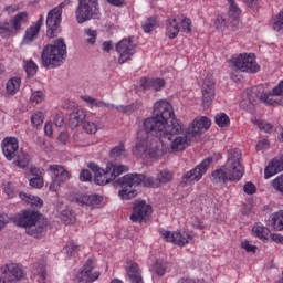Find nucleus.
Returning a JSON list of instances; mask_svg holds the SVG:
<instances>
[{
  "label": "nucleus",
  "instance_id": "nucleus-1",
  "mask_svg": "<svg viewBox=\"0 0 283 283\" xmlns=\"http://www.w3.org/2000/svg\"><path fill=\"white\" fill-rule=\"evenodd\" d=\"M191 145V135L174 115L167 101L155 103L153 116L144 119L137 130L133 154L137 158H163L165 154L185 151Z\"/></svg>",
  "mask_w": 283,
  "mask_h": 283
},
{
  "label": "nucleus",
  "instance_id": "nucleus-2",
  "mask_svg": "<svg viewBox=\"0 0 283 283\" xmlns=\"http://www.w3.org/2000/svg\"><path fill=\"white\" fill-rule=\"evenodd\" d=\"M171 180H174V172L169 170L159 171L157 178L145 176L144 174H127L117 180V185L123 188V190H119L118 196L122 200H132L138 196L134 187L144 185V187L158 189L160 185H167Z\"/></svg>",
  "mask_w": 283,
  "mask_h": 283
},
{
  "label": "nucleus",
  "instance_id": "nucleus-3",
  "mask_svg": "<svg viewBox=\"0 0 283 283\" xmlns=\"http://www.w3.org/2000/svg\"><path fill=\"white\" fill-rule=\"evenodd\" d=\"M243 176L242 151L238 148H233L228 150L226 166L212 171L211 180L216 185H224L226 182H238Z\"/></svg>",
  "mask_w": 283,
  "mask_h": 283
},
{
  "label": "nucleus",
  "instance_id": "nucleus-4",
  "mask_svg": "<svg viewBox=\"0 0 283 283\" xmlns=\"http://www.w3.org/2000/svg\"><path fill=\"white\" fill-rule=\"evenodd\" d=\"M14 224L25 229L28 235L32 238H41L48 229V219L43 214L32 211L23 210L13 218Z\"/></svg>",
  "mask_w": 283,
  "mask_h": 283
},
{
  "label": "nucleus",
  "instance_id": "nucleus-5",
  "mask_svg": "<svg viewBox=\"0 0 283 283\" xmlns=\"http://www.w3.org/2000/svg\"><path fill=\"white\" fill-rule=\"evenodd\" d=\"M88 169L94 172V181L96 185L103 186L109 185V182H115L117 187L122 188L120 184H118V180H120V177L118 178V176H120L122 174H126V171H129V166L117 165L109 161L106 164V168L103 169L98 167V165L91 163L88 164Z\"/></svg>",
  "mask_w": 283,
  "mask_h": 283
},
{
  "label": "nucleus",
  "instance_id": "nucleus-6",
  "mask_svg": "<svg viewBox=\"0 0 283 283\" xmlns=\"http://www.w3.org/2000/svg\"><path fill=\"white\" fill-rule=\"evenodd\" d=\"M65 54H67V45L63 39H59L53 44L44 46L41 54L42 64L46 70L59 67L63 63Z\"/></svg>",
  "mask_w": 283,
  "mask_h": 283
},
{
  "label": "nucleus",
  "instance_id": "nucleus-7",
  "mask_svg": "<svg viewBox=\"0 0 283 283\" xmlns=\"http://www.w3.org/2000/svg\"><path fill=\"white\" fill-rule=\"evenodd\" d=\"M99 14L98 0H78V7L75 11L77 23L97 19Z\"/></svg>",
  "mask_w": 283,
  "mask_h": 283
},
{
  "label": "nucleus",
  "instance_id": "nucleus-8",
  "mask_svg": "<svg viewBox=\"0 0 283 283\" xmlns=\"http://www.w3.org/2000/svg\"><path fill=\"white\" fill-rule=\"evenodd\" d=\"M63 14V3L53 8L46 17V36L54 39L61 32V17Z\"/></svg>",
  "mask_w": 283,
  "mask_h": 283
},
{
  "label": "nucleus",
  "instance_id": "nucleus-9",
  "mask_svg": "<svg viewBox=\"0 0 283 283\" xmlns=\"http://www.w3.org/2000/svg\"><path fill=\"white\" fill-rule=\"evenodd\" d=\"M211 163H213V158L208 157L202 160L197 167L187 171L181 177V182L184 185H191L192 182H200L202 180V176L207 174L209 167H211Z\"/></svg>",
  "mask_w": 283,
  "mask_h": 283
},
{
  "label": "nucleus",
  "instance_id": "nucleus-10",
  "mask_svg": "<svg viewBox=\"0 0 283 283\" xmlns=\"http://www.w3.org/2000/svg\"><path fill=\"white\" fill-rule=\"evenodd\" d=\"M23 277L25 272L17 263H8L1 268L0 283H19Z\"/></svg>",
  "mask_w": 283,
  "mask_h": 283
},
{
  "label": "nucleus",
  "instance_id": "nucleus-11",
  "mask_svg": "<svg viewBox=\"0 0 283 283\" xmlns=\"http://www.w3.org/2000/svg\"><path fill=\"white\" fill-rule=\"evenodd\" d=\"M49 171L52 174V181L49 186L50 191H59L61 186L72 178V174L61 165L49 166Z\"/></svg>",
  "mask_w": 283,
  "mask_h": 283
},
{
  "label": "nucleus",
  "instance_id": "nucleus-12",
  "mask_svg": "<svg viewBox=\"0 0 283 283\" xmlns=\"http://www.w3.org/2000/svg\"><path fill=\"white\" fill-rule=\"evenodd\" d=\"M232 65L240 70V72H248V74L260 72V65L255 61V56L247 53H241L238 57L233 59Z\"/></svg>",
  "mask_w": 283,
  "mask_h": 283
},
{
  "label": "nucleus",
  "instance_id": "nucleus-13",
  "mask_svg": "<svg viewBox=\"0 0 283 283\" xmlns=\"http://www.w3.org/2000/svg\"><path fill=\"white\" fill-rule=\"evenodd\" d=\"M96 265L94 260L88 259L83 265L82 270L76 274L78 283H93L101 277V272L94 270Z\"/></svg>",
  "mask_w": 283,
  "mask_h": 283
},
{
  "label": "nucleus",
  "instance_id": "nucleus-14",
  "mask_svg": "<svg viewBox=\"0 0 283 283\" xmlns=\"http://www.w3.org/2000/svg\"><path fill=\"white\" fill-rule=\"evenodd\" d=\"M116 51L119 54L118 62L120 64L132 61L133 54H136V45L132 43L130 39H123L116 44Z\"/></svg>",
  "mask_w": 283,
  "mask_h": 283
},
{
  "label": "nucleus",
  "instance_id": "nucleus-15",
  "mask_svg": "<svg viewBox=\"0 0 283 283\" xmlns=\"http://www.w3.org/2000/svg\"><path fill=\"white\" fill-rule=\"evenodd\" d=\"M161 235L166 242H171L178 247H185V244H189V242L193 240V237L187 232H171L169 230H163Z\"/></svg>",
  "mask_w": 283,
  "mask_h": 283
},
{
  "label": "nucleus",
  "instance_id": "nucleus-16",
  "mask_svg": "<svg viewBox=\"0 0 283 283\" xmlns=\"http://www.w3.org/2000/svg\"><path fill=\"white\" fill-rule=\"evenodd\" d=\"M151 216V206H148L144 201L136 202L133 207V213L130 214L132 222H147Z\"/></svg>",
  "mask_w": 283,
  "mask_h": 283
},
{
  "label": "nucleus",
  "instance_id": "nucleus-17",
  "mask_svg": "<svg viewBox=\"0 0 283 283\" xmlns=\"http://www.w3.org/2000/svg\"><path fill=\"white\" fill-rule=\"evenodd\" d=\"M71 202H75V205H80V207H98L101 202H103V197L98 195H77L70 197Z\"/></svg>",
  "mask_w": 283,
  "mask_h": 283
},
{
  "label": "nucleus",
  "instance_id": "nucleus-18",
  "mask_svg": "<svg viewBox=\"0 0 283 283\" xmlns=\"http://www.w3.org/2000/svg\"><path fill=\"white\" fill-rule=\"evenodd\" d=\"M2 151L7 160H14L19 150V139L17 137H6L2 140Z\"/></svg>",
  "mask_w": 283,
  "mask_h": 283
},
{
  "label": "nucleus",
  "instance_id": "nucleus-19",
  "mask_svg": "<svg viewBox=\"0 0 283 283\" xmlns=\"http://www.w3.org/2000/svg\"><path fill=\"white\" fill-rule=\"evenodd\" d=\"M201 94L202 105L205 109H209V107H211V103H213V98H216V84L212 81L206 78L203 81Z\"/></svg>",
  "mask_w": 283,
  "mask_h": 283
},
{
  "label": "nucleus",
  "instance_id": "nucleus-20",
  "mask_svg": "<svg viewBox=\"0 0 283 283\" xmlns=\"http://www.w3.org/2000/svg\"><path fill=\"white\" fill-rule=\"evenodd\" d=\"M211 127V119L207 117L196 118L190 126L186 129L191 136L205 134Z\"/></svg>",
  "mask_w": 283,
  "mask_h": 283
},
{
  "label": "nucleus",
  "instance_id": "nucleus-21",
  "mask_svg": "<svg viewBox=\"0 0 283 283\" xmlns=\"http://www.w3.org/2000/svg\"><path fill=\"white\" fill-rule=\"evenodd\" d=\"M180 21L182 14L169 17L166 21V34L169 39H176L180 34Z\"/></svg>",
  "mask_w": 283,
  "mask_h": 283
},
{
  "label": "nucleus",
  "instance_id": "nucleus-22",
  "mask_svg": "<svg viewBox=\"0 0 283 283\" xmlns=\"http://www.w3.org/2000/svg\"><path fill=\"white\" fill-rule=\"evenodd\" d=\"M126 275L128 276V280H130L132 283L143 282V271L140 270L138 263L132 260H128L126 262Z\"/></svg>",
  "mask_w": 283,
  "mask_h": 283
},
{
  "label": "nucleus",
  "instance_id": "nucleus-23",
  "mask_svg": "<svg viewBox=\"0 0 283 283\" xmlns=\"http://www.w3.org/2000/svg\"><path fill=\"white\" fill-rule=\"evenodd\" d=\"M85 118H87V111L83 108H75L69 118V125L71 129H76L78 125H83L85 123Z\"/></svg>",
  "mask_w": 283,
  "mask_h": 283
},
{
  "label": "nucleus",
  "instance_id": "nucleus-24",
  "mask_svg": "<svg viewBox=\"0 0 283 283\" xmlns=\"http://www.w3.org/2000/svg\"><path fill=\"white\" fill-rule=\"evenodd\" d=\"M143 90H153V92H160L165 87V80L157 77H144L140 81Z\"/></svg>",
  "mask_w": 283,
  "mask_h": 283
},
{
  "label": "nucleus",
  "instance_id": "nucleus-25",
  "mask_svg": "<svg viewBox=\"0 0 283 283\" xmlns=\"http://www.w3.org/2000/svg\"><path fill=\"white\" fill-rule=\"evenodd\" d=\"M280 171H283V157L271 160V163L264 169V178H272V176L280 174Z\"/></svg>",
  "mask_w": 283,
  "mask_h": 283
},
{
  "label": "nucleus",
  "instance_id": "nucleus-26",
  "mask_svg": "<svg viewBox=\"0 0 283 283\" xmlns=\"http://www.w3.org/2000/svg\"><path fill=\"white\" fill-rule=\"evenodd\" d=\"M43 15H40L39 20L36 23L31 25L29 29L25 31L24 35V43H32L36 36H39V33L41 32V28L43 27Z\"/></svg>",
  "mask_w": 283,
  "mask_h": 283
},
{
  "label": "nucleus",
  "instance_id": "nucleus-27",
  "mask_svg": "<svg viewBox=\"0 0 283 283\" xmlns=\"http://www.w3.org/2000/svg\"><path fill=\"white\" fill-rule=\"evenodd\" d=\"M228 3L230 4L228 21L232 28H238V25H240V14L242 11L238 8V4H235V0H228Z\"/></svg>",
  "mask_w": 283,
  "mask_h": 283
},
{
  "label": "nucleus",
  "instance_id": "nucleus-28",
  "mask_svg": "<svg viewBox=\"0 0 283 283\" xmlns=\"http://www.w3.org/2000/svg\"><path fill=\"white\" fill-rule=\"evenodd\" d=\"M29 21L28 12L22 11L13 17V19L9 22L13 32H21L22 25H25Z\"/></svg>",
  "mask_w": 283,
  "mask_h": 283
},
{
  "label": "nucleus",
  "instance_id": "nucleus-29",
  "mask_svg": "<svg viewBox=\"0 0 283 283\" xmlns=\"http://www.w3.org/2000/svg\"><path fill=\"white\" fill-rule=\"evenodd\" d=\"M30 174H31V176H33L30 179V187H33V189H42V187L44 185L43 170H41L36 167H31Z\"/></svg>",
  "mask_w": 283,
  "mask_h": 283
},
{
  "label": "nucleus",
  "instance_id": "nucleus-30",
  "mask_svg": "<svg viewBox=\"0 0 283 283\" xmlns=\"http://www.w3.org/2000/svg\"><path fill=\"white\" fill-rule=\"evenodd\" d=\"M270 227H273L275 231H283V210L273 213L269 219Z\"/></svg>",
  "mask_w": 283,
  "mask_h": 283
},
{
  "label": "nucleus",
  "instance_id": "nucleus-31",
  "mask_svg": "<svg viewBox=\"0 0 283 283\" xmlns=\"http://www.w3.org/2000/svg\"><path fill=\"white\" fill-rule=\"evenodd\" d=\"M19 197L24 202H28V205H31V207H36L38 209H41V207H43V200L39 197H34L25 192H20Z\"/></svg>",
  "mask_w": 283,
  "mask_h": 283
},
{
  "label": "nucleus",
  "instance_id": "nucleus-32",
  "mask_svg": "<svg viewBox=\"0 0 283 283\" xmlns=\"http://www.w3.org/2000/svg\"><path fill=\"white\" fill-rule=\"evenodd\" d=\"M20 88H21V80L19 77L10 78L7 82V92L8 94H11V96H14V94L18 93Z\"/></svg>",
  "mask_w": 283,
  "mask_h": 283
},
{
  "label": "nucleus",
  "instance_id": "nucleus-33",
  "mask_svg": "<svg viewBox=\"0 0 283 283\" xmlns=\"http://www.w3.org/2000/svg\"><path fill=\"white\" fill-rule=\"evenodd\" d=\"M15 164H17V167H20L21 169H25V167L30 165V155H28L23 150H20L15 155Z\"/></svg>",
  "mask_w": 283,
  "mask_h": 283
},
{
  "label": "nucleus",
  "instance_id": "nucleus-34",
  "mask_svg": "<svg viewBox=\"0 0 283 283\" xmlns=\"http://www.w3.org/2000/svg\"><path fill=\"white\" fill-rule=\"evenodd\" d=\"M143 107V103L139 101H135L133 104H129L127 106H117V112H122L123 114H132L136 112L137 109H140Z\"/></svg>",
  "mask_w": 283,
  "mask_h": 283
},
{
  "label": "nucleus",
  "instance_id": "nucleus-35",
  "mask_svg": "<svg viewBox=\"0 0 283 283\" xmlns=\"http://www.w3.org/2000/svg\"><path fill=\"white\" fill-rule=\"evenodd\" d=\"M252 233H254V235H256V238H260V240H266V238H269V228L264 227V226H260V223H256L253 228H252Z\"/></svg>",
  "mask_w": 283,
  "mask_h": 283
},
{
  "label": "nucleus",
  "instance_id": "nucleus-36",
  "mask_svg": "<svg viewBox=\"0 0 283 283\" xmlns=\"http://www.w3.org/2000/svg\"><path fill=\"white\" fill-rule=\"evenodd\" d=\"M214 123L218 127H229L231 125V119L224 113H219L214 117Z\"/></svg>",
  "mask_w": 283,
  "mask_h": 283
},
{
  "label": "nucleus",
  "instance_id": "nucleus-37",
  "mask_svg": "<svg viewBox=\"0 0 283 283\" xmlns=\"http://www.w3.org/2000/svg\"><path fill=\"white\" fill-rule=\"evenodd\" d=\"M13 34L14 31H12L10 21L0 22V36H2V39L12 36Z\"/></svg>",
  "mask_w": 283,
  "mask_h": 283
},
{
  "label": "nucleus",
  "instance_id": "nucleus-38",
  "mask_svg": "<svg viewBox=\"0 0 283 283\" xmlns=\"http://www.w3.org/2000/svg\"><path fill=\"white\" fill-rule=\"evenodd\" d=\"M60 218L63 220L64 224H74L76 222V217L67 209L61 212Z\"/></svg>",
  "mask_w": 283,
  "mask_h": 283
},
{
  "label": "nucleus",
  "instance_id": "nucleus-39",
  "mask_svg": "<svg viewBox=\"0 0 283 283\" xmlns=\"http://www.w3.org/2000/svg\"><path fill=\"white\" fill-rule=\"evenodd\" d=\"M64 251L69 258L74 256L78 251H81V248L74 243L73 241L67 242V244L64 247Z\"/></svg>",
  "mask_w": 283,
  "mask_h": 283
},
{
  "label": "nucleus",
  "instance_id": "nucleus-40",
  "mask_svg": "<svg viewBox=\"0 0 283 283\" xmlns=\"http://www.w3.org/2000/svg\"><path fill=\"white\" fill-rule=\"evenodd\" d=\"M24 70L28 74V76H34V74H36L39 66H36V63H34V61L29 60L27 62H24Z\"/></svg>",
  "mask_w": 283,
  "mask_h": 283
},
{
  "label": "nucleus",
  "instance_id": "nucleus-41",
  "mask_svg": "<svg viewBox=\"0 0 283 283\" xmlns=\"http://www.w3.org/2000/svg\"><path fill=\"white\" fill-rule=\"evenodd\" d=\"M85 41L86 43H88V45H94V43H96V36H98V33L96 32V30L93 29H85Z\"/></svg>",
  "mask_w": 283,
  "mask_h": 283
},
{
  "label": "nucleus",
  "instance_id": "nucleus-42",
  "mask_svg": "<svg viewBox=\"0 0 283 283\" xmlns=\"http://www.w3.org/2000/svg\"><path fill=\"white\" fill-rule=\"evenodd\" d=\"M179 25H181L182 32L186 34H191V19L181 14V21Z\"/></svg>",
  "mask_w": 283,
  "mask_h": 283
},
{
  "label": "nucleus",
  "instance_id": "nucleus-43",
  "mask_svg": "<svg viewBox=\"0 0 283 283\" xmlns=\"http://www.w3.org/2000/svg\"><path fill=\"white\" fill-rule=\"evenodd\" d=\"M273 30H275V32H283V10L276 15Z\"/></svg>",
  "mask_w": 283,
  "mask_h": 283
},
{
  "label": "nucleus",
  "instance_id": "nucleus-44",
  "mask_svg": "<svg viewBox=\"0 0 283 283\" xmlns=\"http://www.w3.org/2000/svg\"><path fill=\"white\" fill-rule=\"evenodd\" d=\"M83 124V129L86 132V134H96L98 132V127L94 122H84Z\"/></svg>",
  "mask_w": 283,
  "mask_h": 283
},
{
  "label": "nucleus",
  "instance_id": "nucleus-45",
  "mask_svg": "<svg viewBox=\"0 0 283 283\" xmlns=\"http://www.w3.org/2000/svg\"><path fill=\"white\" fill-rule=\"evenodd\" d=\"M43 120H45V117L43 116V112H35L31 117V123L39 127V125H43Z\"/></svg>",
  "mask_w": 283,
  "mask_h": 283
},
{
  "label": "nucleus",
  "instance_id": "nucleus-46",
  "mask_svg": "<svg viewBox=\"0 0 283 283\" xmlns=\"http://www.w3.org/2000/svg\"><path fill=\"white\" fill-rule=\"evenodd\" d=\"M123 154H125V145L120 143L111 150V158H118V156H123Z\"/></svg>",
  "mask_w": 283,
  "mask_h": 283
},
{
  "label": "nucleus",
  "instance_id": "nucleus-47",
  "mask_svg": "<svg viewBox=\"0 0 283 283\" xmlns=\"http://www.w3.org/2000/svg\"><path fill=\"white\" fill-rule=\"evenodd\" d=\"M156 28V18H148L146 22L143 24V30L146 33L151 32Z\"/></svg>",
  "mask_w": 283,
  "mask_h": 283
},
{
  "label": "nucleus",
  "instance_id": "nucleus-48",
  "mask_svg": "<svg viewBox=\"0 0 283 283\" xmlns=\"http://www.w3.org/2000/svg\"><path fill=\"white\" fill-rule=\"evenodd\" d=\"M244 193H248V196H253L258 191V187H255V184L248 181L243 186Z\"/></svg>",
  "mask_w": 283,
  "mask_h": 283
},
{
  "label": "nucleus",
  "instance_id": "nucleus-49",
  "mask_svg": "<svg viewBox=\"0 0 283 283\" xmlns=\"http://www.w3.org/2000/svg\"><path fill=\"white\" fill-rule=\"evenodd\" d=\"M43 98H44L43 92L36 91L31 95L30 101L31 103H35L36 105H39V103L43 102Z\"/></svg>",
  "mask_w": 283,
  "mask_h": 283
},
{
  "label": "nucleus",
  "instance_id": "nucleus-50",
  "mask_svg": "<svg viewBox=\"0 0 283 283\" xmlns=\"http://www.w3.org/2000/svg\"><path fill=\"white\" fill-rule=\"evenodd\" d=\"M260 101H262L263 103H265V105H273L275 103V101H273V94H263L261 93V95H259Z\"/></svg>",
  "mask_w": 283,
  "mask_h": 283
},
{
  "label": "nucleus",
  "instance_id": "nucleus-51",
  "mask_svg": "<svg viewBox=\"0 0 283 283\" xmlns=\"http://www.w3.org/2000/svg\"><path fill=\"white\" fill-rule=\"evenodd\" d=\"M80 180L82 182H90V180H92V172L87 169H83L80 174Z\"/></svg>",
  "mask_w": 283,
  "mask_h": 283
},
{
  "label": "nucleus",
  "instance_id": "nucleus-52",
  "mask_svg": "<svg viewBox=\"0 0 283 283\" xmlns=\"http://www.w3.org/2000/svg\"><path fill=\"white\" fill-rule=\"evenodd\" d=\"M154 271H155L156 275H158L159 277H163V275H165L167 269L165 268V265H163V263H156L154 265Z\"/></svg>",
  "mask_w": 283,
  "mask_h": 283
},
{
  "label": "nucleus",
  "instance_id": "nucleus-53",
  "mask_svg": "<svg viewBox=\"0 0 283 283\" xmlns=\"http://www.w3.org/2000/svg\"><path fill=\"white\" fill-rule=\"evenodd\" d=\"M53 123H54L55 127H63V125L65 123V118L63 117V113H57L54 116Z\"/></svg>",
  "mask_w": 283,
  "mask_h": 283
},
{
  "label": "nucleus",
  "instance_id": "nucleus-54",
  "mask_svg": "<svg viewBox=\"0 0 283 283\" xmlns=\"http://www.w3.org/2000/svg\"><path fill=\"white\" fill-rule=\"evenodd\" d=\"M273 187L283 193V175L273 180Z\"/></svg>",
  "mask_w": 283,
  "mask_h": 283
},
{
  "label": "nucleus",
  "instance_id": "nucleus-55",
  "mask_svg": "<svg viewBox=\"0 0 283 283\" xmlns=\"http://www.w3.org/2000/svg\"><path fill=\"white\" fill-rule=\"evenodd\" d=\"M258 127H259V129H262L266 134H269V132H271V129H273V125H271L264 120L258 122Z\"/></svg>",
  "mask_w": 283,
  "mask_h": 283
},
{
  "label": "nucleus",
  "instance_id": "nucleus-56",
  "mask_svg": "<svg viewBox=\"0 0 283 283\" xmlns=\"http://www.w3.org/2000/svg\"><path fill=\"white\" fill-rule=\"evenodd\" d=\"M241 247L248 252V253H255L258 247L252 245L249 243V241H244L241 243Z\"/></svg>",
  "mask_w": 283,
  "mask_h": 283
},
{
  "label": "nucleus",
  "instance_id": "nucleus-57",
  "mask_svg": "<svg viewBox=\"0 0 283 283\" xmlns=\"http://www.w3.org/2000/svg\"><path fill=\"white\" fill-rule=\"evenodd\" d=\"M269 147V139H263L256 144V149L262 151V149H266Z\"/></svg>",
  "mask_w": 283,
  "mask_h": 283
},
{
  "label": "nucleus",
  "instance_id": "nucleus-58",
  "mask_svg": "<svg viewBox=\"0 0 283 283\" xmlns=\"http://www.w3.org/2000/svg\"><path fill=\"white\" fill-rule=\"evenodd\" d=\"M4 192L7 193L8 198H14V188L9 184L4 187Z\"/></svg>",
  "mask_w": 283,
  "mask_h": 283
},
{
  "label": "nucleus",
  "instance_id": "nucleus-59",
  "mask_svg": "<svg viewBox=\"0 0 283 283\" xmlns=\"http://www.w3.org/2000/svg\"><path fill=\"white\" fill-rule=\"evenodd\" d=\"M44 133L46 136H49V138H51L52 134H54L53 129H52V123H46L44 126Z\"/></svg>",
  "mask_w": 283,
  "mask_h": 283
},
{
  "label": "nucleus",
  "instance_id": "nucleus-60",
  "mask_svg": "<svg viewBox=\"0 0 283 283\" xmlns=\"http://www.w3.org/2000/svg\"><path fill=\"white\" fill-rule=\"evenodd\" d=\"M93 105L95 107H112V108H114V105L107 104V103H105L103 101H99V99H95Z\"/></svg>",
  "mask_w": 283,
  "mask_h": 283
},
{
  "label": "nucleus",
  "instance_id": "nucleus-61",
  "mask_svg": "<svg viewBox=\"0 0 283 283\" xmlns=\"http://www.w3.org/2000/svg\"><path fill=\"white\" fill-rule=\"evenodd\" d=\"M244 3H247L251 10H255L258 8V0H244Z\"/></svg>",
  "mask_w": 283,
  "mask_h": 283
},
{
  "label": "nucleus",
  "instance_id": "nucleus-62",
  "mask_svg": "<svg viewBox=\"0 0 283 283\" xmlns=\"http://www.w3.org/2000/svg\"><path fill=\"white\" fill-rule=\"evenodd\" d=\"M112 41H106L102 44V49L104 52H111L112 51Z\"/></svg>",
  "mask_w": 283,
  "mask_h": 283
},
{
  "label": "nucleus",
  "instance_id": "nucleus-63",
  "mask_svg": "<svg viewBox=\"0 0 283 283\" xmlns=\"http://www.w3.org/2000/svg\"><path fill=\"white\" fill-rule=\"evenodd\" d=\"M271 238H272L273 242H276L277 244H283L282 234H272Z\"/></svg>",
  "mask_w": 283,
  "mask_h": 283
},
{
  "label": "nucleus",
  "instance_id": "nucleus-64",
  "mask_svg": "<svg viewBox=\"0 0 283 283\" xmlns=\"http://www.w3.org/2000/svg\"><path fill=\"white\" fill-rule=\"evenodd\" d=\"M107 1L111 3V6L120 7L125 4V0H107Z\"/></svg>",
  "mask_w": 283,
  "mask_h": 283
}]
</instances>
